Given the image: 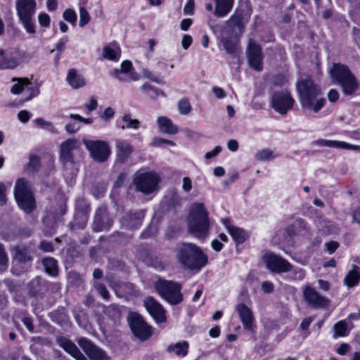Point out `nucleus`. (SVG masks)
I'll return each instance as SVG.
<instances>
[{
  "instance_id": "412c9836",
  "label": "nucleus",
  "mask_w": 360,
  "mask_h": 360,
  "mask_svg": "<svg viewBox=\"0 0 360 360\" xmlns=\"http://www.w3.org/2000/svg\"><path fill=\"white\" fill-rule=\"evenodd\" d=\"M13 82H15L11 89V91L13 94H19L25 89L30 91V95L26 98L25 101L31 99L39 93V89H33L31 82L27 78H13Z\"/></svg>"
},
{
  "instance_id": "37998d69",
  "label": "nucleus",
  "mask_w": 360,
  "mask_h": 360,
  "mask_svg": "<svg viewBox=\"0 0 360 360\" xmlns=\"http://www.w3.org/2000/svg\"><path fill=\"white\" fill-rule=\"evenodd\" d=\"M90 20L91 17L87 10L84 6H81L79 8V25L82 27L85 26L86 24H88Z\"/></svg>"
},
{
  "instance_id": "f8f14e48",
  "label": "nucleus",
  "mask_w": 360,
  "mask_h": 360,
  "mask_svg": "<svg viewBox=\"0 0 360 360\" xmlns=\"http://www.w3.org/2000/svg\"><path fill=\"white\" fill-rule=\"evenodd\" d=\"M263 261L266 267L274 273L288 272L292 269V266L286 259L271 252L266 253L263 256Z\"/></svg>"
},
{
  "instance_id": "393cba45",
  "label": "nucleus",
  "mask_w": 360,
  "mask_h": 360,
  "mask_svg": "<svg viewBox=\"0 0 360 360\" xmlns=\"http://www.w3.org/2000/svg\"><path fill=\"white\" fill-rule=\"evenodd\" d=\"M157 123L159 130L164 134H175L178 132V127L165 116L158 117Z\"/></svg>"
},
{
  "instance_id": "58836bf2",
  "label": "nucleus",
  "mask_w": 360,
  "mask_h": 360,
  "mask_svg": "<svg viewBox=\"0 0 360 360\" xmlns=\"http://www.w3.org/2000/svg\"><path fill=\"white\" fill-rule=\"evenodd\" d=\"M274 158L273 151L267 148L259 150L255 154V158L259 161H269Z\"/></svg>"
},
{
  "instance_id": "09e8293b",
  "label": "nucleus",
  "mask_w": 360,
  "mask_h": 360,
  "mask_svg": "<svg viewBox=\"0 0 360 360\" xmlns=\"http://www.w3.org/2000/svg\"><path fill=\"white\" fill-rule=\"evenodd\" d=\"M193 188L192 180L190 177L185 176L182 179V189L184 192L188 193Z\"/></svg>"
},
{
  "instance_id": "4d7b16f0",
  "label": "nucleus",
  "mask_w": 360,
  "mask_h": 360,
  "mask_svg": "<svg viewBox=\"0 0 360 360\" xmlns=\"http://www.w3.org/2000/svg\"><path fill=\"white\" fill-rule=\"evenodd\" d=\"M102 210H99L96 215V218L94 220V229L96 231H101L104 229V226L101 224V218L99 216L98 212H101Z\"/></svg>"
},
{
  "instance_id": "e433bc0d",
  "label": "nucleus",
  "mask_w": 360,
  "mask_h": 360,
  "mask_svg": "<svg viewBox=\"0 0 360 360\" xmlns=\"http://www.w3.org/2000/svg\"><path fill=\"white\" fill-rule=\"evenodd\" d=\"M122 120L127 124L126 125L121 127L122 129H124L125 128L136 129L140 126V122L136 119H131L130 114L127 113L124 115L122 117Z\"/></svg>"
},
{
  "instance_id": "ea45409f",
  "label": "nucleus",
  "mask_w": 360,
  "mask_h": 360,
  "mask_svg": "<svg viewBox=\"0 0 360 360\" xmlns=\"http://www.w3.org/2000/svg\"><path fill=\"white\" fill-rule=\"evenodd\" d=\"M40 166V160L39 158L37 155H31L30 157V161L26 165L25 169L28 172H34L37 171Z\"/></svg>"
},
{
  "instance_id": "9d476101",
  "label": "nucleus",
  "mask_w": 360,
  "mask_h": 360,
  "mask_svg": "<svg viewBox=\"0 0 360 360\" xmlns=\"http://www.w3.org/2000/svg\"><path fill=\"white\" fill-rule=\"evenodd\" d=\"M159 181V176L155 172H146L137 175L134 183L138 191L149 194L156 189Z\"/></svg>"
},
{
  "instance_id": "a18cd8bd",
  "label": "nucleus",
  "mask_w": 360,
  "mask_h": 360,
  "mask_svg": "<svg viewBox=\"0 0 360 360\" xmlns=\"http://www.w3.org/2000/svg\"><path fill=\"white\" fill-rule=\"evenodd\" d=\"M95 288L104 300H108L109 299L110 293L103 284L97 283L95 285Z\"/></svg>"
},
{
  "instance_id": "c03bdc74",
  "label": "nucleus",
  "mask_w": 360,
  "mask_h": 360,
  "mask_svg": "<svg viewBox=\"0 0 360 360\" xmlns=\"http://www.w3.org/2000/svg\"><path fill=\"white\" fill-rule=\"evenodd\" d=\"M63 18L72 24H75L77 20V15L74 10L71 8L66 9L63 14Z\"/></svg>"
},
{
  "instance_id": "7c9ffc66",
  "label": "nucleus",
  "mask_w": 360,
  "mask_h": 360,
  "mask_svg": "<svg viewBox=\"0 0 360 360\" xmlns=\"http://www.w3.org/2000/svg\"><path fill=\"white\" fill-rule=\"evenodd\" d=\"M42 264L46 272L52 276H56L58 274V268L57 261L52 257H46L42 259Z\"/></svg>"
},
{
  "instance_id": "864d4df0",
  "label": "nucleus",
  "mask_w": 360,
  "mask_h": 360,
  "mask_svg": "<svg viewBox=\"0 0 360 360\" xmlns=\"http://www.w3.org/2000/svg\"><path fill=\"white\" fill-rule=\"evenodd\" d=\"M163 143H167L170 146L175 145V143L173 141L162 138H155L153 141L152 145L154 146H160Z\"/></svg>"
},
{
  "instance_id": "20e7f679",
  "label": "nucleus",
  "mask_w": 360,
  "mask_h": 360,
  "mask_svg": "<svg viewBox=\"0 0 360 360\" xmlns=\"http://www.w3.org/2000/svg\"><path fill=\"white\" fill-rule=\"evenodd\" d=\"M188 226L190 233L195 237L207 236L210 228L209 214L202 202H194L191 206Z\"/></svg>"
},
{
  "instance_id": "338daca9",
  "label": "nucleus",
  "mask_w": 360,
  "mask_h": 360,
  "mask_svg": "<svg viewBox=\"0 0 360 360\" xmlns=\"http://www.w3.org/2000/svg\"><path fill=\"white\" fill-rule=\"evenodd\" d=\"M350 349V345L347 343H343L340 345L337 349V352L340 355H344Z\"/></svg>"
},
{
  "instance_id": "b1692460",
  "label": "nucleus",
  "mask_w": 360,
  "mask_h": 360,
  "mask_svg": "<svg viewBox=\"0 0 360 360\" xmlns=\"http://www.w3.org/2000/svg\"><path fill=\"white\" fill-rule=\"evenodd\" d=\"M115 148L117 160L122 163L124 162L134 151L133 146L123 140H116Z\"/></svg>"
},
{
  "instance_id": "052dcab7",
  "label": "nucleus",
  "mask_w": 360,
  "mask_h": 360,
  "mask_svg": "<svg viewBox=\"0 0 360 360\" xmlns=\"http://www.w3.org/2000/svg\"><path fill=\"white\" fill-rule=\"evenodd\" d=\"M6 191L5 184L0 182V205H4L6 202Z\"/></svg>"
},
{
  "instance_id": "2eb2a0df",
  "label": "nucleus",
  "mask_w": 360,
  "mask_h": 360,
  "mask_svg": "<svg viewBox=\"0 0 360 360\" xmlns=\"http://www.w3.org/2000/svg\"><path fill=\"white\" fill-rule=\"evenodd\" d=\"M78 344L90 360H109V356L101 349L86 338H80Z\"/></svg>"
},
{
  "instance_id": "c9c22d12",
  "label": "nucleus",
  "mask_w": 360,
  "mask_h": 360,
  "mask_svg": "<svg viewBox=\"0 0 360 360\" xmlns=\"http://www.w3.org/2000/svg\"><path fill=\"white\" fill-rule=\"evenodd\" d=\"M335 336L344 337L349 334L347 324L345 321H340L334 325Z\"/></svg>"
},
{
  "instance_id": "f03ea898",
  "label": "nucleus",
  "mask_w": 360,
  "mask_h": 360,
  "mask_svg": "<svg viewBox=\"0 0 360 360\" xmlns=\"http://www.w3.org/2000/svg\"><path fill=\"white\" fill-rule=\"evenodd\" d=\"M297 90L303 109L317 112L324 105L325 99L319 98L321 90L311 79H305L299 81L297 83Z\"/></svg>"
},
{
  "instance_id": "f3484780",
  "label": "nucleus",
  "mask_w": 360,
  "mask_h": 360,
  "mask_svg": "<svg viewBox=\"0 0 360 360\" xmlns=\"http://www.w3.org/2000/svg\"><path fill=\"white\" fill-rule=\"evenodd\" d=\"M112 75L120 81H137L139 79V75L132 70V63L129 60H124L121 64L120 70L115 69L112 71Z\"/></svg>"
},
{
  "instance_id": "3c124183",
  "label": "nucleus",
  "mask_w": 360,
  "mask_h": 360,
  "mask_svg": "<svg viewBox=\"0 0 360 360\" xmlns=\"http://www.w3.org/2000/svg\"><path fill=\"white\" fill-rule=\"evenodd\" d=\"M339 247V243L337 241H330L325 244V250L329 254H333Z\"/></svg>"
},
{
  "instance_id": "dca6fc26",
  "label": "nucleus",
  "mask_w": 360,
  "mask_h": 360,
  "mask_svg": "<svg viewBox=\"0 0 360 360\" xmlns=\"http://www.w3.org/2000/svg\"><path fill=\"white\" fill-rule=\"evenodd\" d=\"M248 58L250 65L257 71L262 69V54L260 46L254 40L249 41Z\"/></svg>"
},
{
  "instance_id": "f257e3e1",
  "label": "nucleus",
  "mask_w": 360,
  "mask_h": 360,
  "mask_svg": "<svg viewBox=\"0 0 360 360\" xmlns=\"http://www.w3.org/2000/svg\"><path fill=\"white\" fill-rule=\"evenodd\" d=\"M176 259L184 268L198 272L208 262L207 256L195 244L184 243L176 249Z\"/></svg>"
},
{
  "instance_id": "ddd939ff",
  "label": "nucleus",
  "mask_w": 360,
  "mask_h": 360,
  "mask_svg": "<svg viewBox=\"0 0 360 360\" xmlns=\"http://www.w3.org/2000/svg\"><path fill=\"white\" fill-rule=\"evenodd\" d=\"M22 53L17 49H12L4 53L0 49V69H13L22 62Z\"/></svg>"
},
{
  "instance_id": "680f3d73",
  "label": "nucleus",
  "mask_w": 360,
  "mask_h": 360,
  "mask_svg": "<svg viewBox=\"0 0 360 360\" xmlns=\"http://www.w3.org/2000/svg\"><path fill=\"white\" fill-rule=\"evenodd\" d=\"M193 39L190 35L185 34L183 37L182 41H181V46L184 49L186 50L188 49V47L192 44Z\"/></svg>"
},
{
  "instance_id": "e2e57ef3",
  "label": "nucleus",
  "mask_w": 360,
  "mask_h": 360,
  "mask_svg": "<svg viewBox=\"0 0 360 360\" xmlns=\"http://www.w3.org/2000/svg\"><path fill=\"white\" fill-rule=\"evenodd\" d=\"M221 151V147L219 146H216L212 151L207 152L205 157L206 159H210L217 156Z\"/></svg>"
},
{
  "instance_id": "6e6d98bb",
  "label": "nucleus",
  "mask_w": 360,
  "mask_h": 360,
  "mask_svg": "<svg viewBox=\"0 0 360 360\" xmlns=\"http://www.w3.org/2000/svg\"><path fill=\"white\" fill-rule=\"evenodd\" d=\"M39 248L44 252H51L53 251V247L51 242L42 241L40 243Z\"/></svg>"
},
{
  "instance_id": "69168bd1",
  "label": "nucleus",
  "mask_w": 360,
  "mask_h": 360,
  "mask_svg": "<svg viewBox=\"0 0 360 360\" xmlns=\"http://www.w3.org/2000/svg\"><path fill=\"white\" fill-rule=\"evenodd\" d=\"M339 94L335 89H331L328 93V99L330 102H335L338 100Z\"/></svg>"
},
{
  "instance_id": "bb28decb",
  "label": "nucleus",
  "mask_w": 360,
  "mask_h": 360,
  "mask_svg": "<svg viewBox=\"0 0 360 360\" xmlns=\"http://www.w3.org/2000/svg\"><path fill=\"white\" fill-rule=\"evenodd\" d=\"M233 0H216L214 15L218 17H223L227 15L232 9Z\"/></svg>"
},
{
  "instance_id": "0e129e2a",
  "label": "nucleus",
  "mask_w": 360,
  "mask_h": 360,
  "mask_svg": "<svg viewBox=\"0 0 360 360\" xmlns=\"http://www.w3.org/2000/svg\"><path fill=\"white\" fill-rule=\"evenodd\" d=\"M115 114V112L112 108H107L105 109L103 113L101 115V118L103 120H108L110 118H111Z\"/></svg>"
},
{
  "instance_id": "473e14b6",
  "label": "nucleus",
  "mask_w": 360,
  "mask_h": 360,
  "mask_svg": "<svg viewBox=\"0 0 360 360\" xmlns=\"http://www.w3.org/2000/svg\"><path fill=\"white\" fill-rule=\"evenodd\" d=\"M229 233L232 236L233 239L238 243H243L248 237V235L245 231L236 226L230 228V231Z\"/></svg>"
},
{
  "instance_id": "13d9d810",
  "label": "nucleus",
  "mask_w": 360,
  "mask_h": 360,
  "mask_svg": "<svg viewBox=\"0 0 360 360\" xmlns=\"http://www.w3.org/2000/svg\"><path fill=\"white\" fill-rule=\"evenodd\" d=\"M30 117V112L27 110H21L18 113V118L23 123H26L29 121Z\"/></svg>"
},
{
  "instance_id": "8fccbe9b",
  "label": "nucleus",
  "mask_w": 360,
  "mask_h": 360,
  "mask_svg": "<svg viewBox=\"0 0 360 360\" xmlns=\"http://www.w3.org/2000/svg\"><path fill=\"white\" fill-rule=\"evenodd\" d=\"M195 1L188 0L184 8V13L186 15H193L194 12Z\"/></svg>"
},
{
  "instance_id": "9b49d317",
  "label": "nucleus",
  "mask_w": 360,
  "mask_h": 360,
  "mask_svg": "<svg viewBox=\"0 0 360 360\" xmlns=\"http://www.w3.org/2000/svg\"><path fill=\"white\" fill-rule=\"evenodd\" d=\"M271 107L281 115H285L294 105V99L287 91H277L271 96Z\"/></svg>"
},
{
  "instance_id": "a878e982",
  "label": "nucleus",
  "mask_w": 360,
  "mask_h": 360,
  "mask_svg": "<svg viewBox=\"0 0 360 360\" xmlns=\"http://www.w3.org/2000/svg\"><path fill=\"white\" fill-rule=\"evenodd\" d=\"M67 82L73 89H79L85 86V80L83 77L78 74L75 69L68 70Z\"/></svg>"
},
{
  "instance_id": "6ab92c4d",
  "label": "nucleus",
  "mask_w": 360,
  "mask_h": 360,
  "mask_svg": "<svg viewBox=\"0 0 360 360\" xmlns=\"http://www.w3.org/2000/svg\"><path fill=\"white\" fill-rule=\"evenodd\" d=\"M144 306L148 312L158 323H162L166 321L165 310L153 297H146L144 300Z\"/></svg>"
},
{
  "instance_id": "5fc2aeb1",
  "label": "nucleus",
  "mask_w": 360,
  "mask_h": 360,
  "mask_svg": "<svg viewBox=\"0 0 360 360\" xmlns=\"http://www.w3.org/2000/svg\"><path fill=\"white\" fill-rule=\"evenodd\" d=\"M212 91L214 93V94L215 95L216 98H219V99L224 98L226 95L224 90L222 88L219 87V86H213L212 88Z\"/></svg>"
},
{
  "instance_id": "c756f323",
  "label": "nucleus",
  "mask_w": 360,
  "mask_h": 360,
  "mask_svg": "<svg viewBox=\"0 0 360 360\" xmlns=\"http://www.w3.org/2000/svg\"><path fill=\"white\" fill-rule=\"evenodd\" d=\"M188 344L186 341L170 345L167 347V352L175 353L179 356H185L188 354Z\"/></svg>"
},
{
  "instance_id": "423d86ee",
  "label": "nucleus",
  "mask_w": 360,
  "mask_h": 360,
  "mask_svg": "<svg viewBox=\"0 0 360 360\" xmlns=\"http://www.w3.org/2000/svg\"><path fill=\"white\" fill-rule=\"evenodd\" d=\"M37 2L35 0H16L15 8L18 16L24 28L29 34L35 33V25L33 16L35 13Z\"/></svg>"
},
{
  "instance_id": "bf43d9fd",
  "label": "nucleus",
  "mask_w": 360,
  "mask_h": 360,
  "mask_svg": "<svg viewBox=\"0 0 360 360\" xmlns=\"http://www.w3.org/2000/svg\"><path fill=\"white\" fill-rule=\"evenodd\" d=\"M262 290L265 293H271L274 290V285L269 281H264L262 283Z\"/></svg>"
},
{
  "instance_id": "79ce46f5",
  "label": "nucleus",
  "mask_w": 360,
  "mask_h": 360,
  "mask_svg": "<svg viewBox=\"0 0 360 360\" xmlns=\"http://www.w3.org/2000/svg\"><path fill=\"white\" fill-rule=\"evenodd\" d=\"M222 43L227 53H233L236 51L238 44L236 41H233V39L229 38H226L223 39Z\"/></svg>"
},
{
  "instance_id": "a211bd4d",
  "label": "nucleus",
  "mask_w": 360,
  "mask_h": 360,
  "mask_svg": "<svg viewBox=\"0 0 360 360\" xmlns=\"http://www.w3.org/2000/svg\"><path fill=\"white\" fill-rule=\"evenodd\" d=\"M236 309L240 317L243 328L246 330L253 331L255 328V323L251 309L243 303H239L236 305Z\"/></svg>"
},
{
  "instance_id": "603ef678",
  "label": "nucleus",
  "mask_w": 360,
  "mask_h": 360,
  "mask_svg": "<svg viewBox=\"0 0 360 360\" xmlns=\"http://www.w3.org/2000/svg\"><path fill=\"white\" fill-rule=\"evenodd\" d=\"M98 103L96 97L91 96L89 103L85 104V108L89 112H91L96 109Z\"/></svg>"
},
{
  "instance_id": "a19ab883",
  "label": "nucleus",
  "mask_w": 360,
  "mask_h": 360,
  "mask_svg": "<svg viewBox=\"0 0 360 360\" xmlns=\"http://www.w3.org/2000/svg\"><path fill=\"white\" fill-rule=\"evenodd\" d=\"M178 110L181 115H188L192 110V106L187 99H181L178 103Z\"/></svg>"
},
{
  "instance_id": "7ed1b4c3",
  "label": "nucleus",
  "mask_w": 360,
  "mask_h": 360,
  "mask_svg": "<svg viewBox=\"0 0 360 360\" xmlns=\"http://www.w3.org/2000/svg\"><path fill=\"white\" fill-rule=\"evenodd\" d=\"M332 80L341 88L344 95L355 96L359 89V82L348 66L335 63L330 70Z\"/></svg>"
},
{
  "instance_id": "2f4dec72",
  "label": "nucleus",
  "mask_w": 360,
  "mask_h": 360,
  "mask_svg": "<svg viewBox=\"0 0 360 360\" xmlns=\"http://www.w3.org/2000/svg\"><path fill=\"white\" fill-rule=\"evenodd\" d=\"M141 89L143 91H144L148 96V97L150 99L155 100L158 98V96H162L163 97H165V94L158 89V88L151 86L150 84L148 83H145L142 86Z\"/></svg>"
},
{
  "instance_id": "c85d7f7f",
  "label": "nucleus",
  "mask_w": 360,
  "mask_h": 360,
  "mask_svg": "<svg viewBox=\"0 0 360 360\" xmlns=\"http://www.w3.org/2000/svg\"><path fill=\"white\" fill-rule=\"evenodd\" d=\"M360 280V274L359 273V267L354 266L352 270L349 271L344 279V283L349 288H352L357 285Z\"/></svg>"
},
{
  "instance_id": "72a5a7b5",
  "label": "nucleus",
  "mask_w": 360,
  "mask_h": 360,
  "mask_svg": "<svg viewBox=\"0 0 360 360\" xmlns=\"http://www.w3.org/2000/svg\"><path fill=\"white\" fill-rule=\"evenodd\" d=\"M14 259L19 262H26L31 259L27 248L16 247L14 248Z\"/></svg>"
},
{
  "instance_id": "cd10ccee",
  "label": "nucleus",
  "mask_w": 360,
  "mask_h": 360,
  "mask_svg": "<svg viewBox=\"0 0 360 360\" xmlns=\"http://www.w3.org/2000/svg\"><path fill=\"white\" fill-rule=\"evenodd\" d=\"M102 56L107 60L117 61L121 56V50L115 44L108 45L103 48Z\"/></svg>"
},
{
  "instance_id": "5701e85b",
  "label": "nucleus",
  "mask_w": 360,
  "mask_h": 360,
  "mask_svg": "<svg viewBox=\"0 0 360 360\" xmlns=\"http://www.w3.org/2000/svg\"><path fill=\"white\" fill-rule=\"evenodd\" d=\"M313 144L320 147H328L335 148H341L346 150H357L360 149V146L351 145L344 141L319 139L313 142Z\"/></svg>"
},
{
  "instance_id": "0eeeda50",
  "label": "nucleus",
  "mask_w": 360,
  "mask_h": 360,
  "mask_svg": "<svg viewBox=\"0 0 360 360\" xmlns=\"http://www.w3.org/2000/svg\"><path fill=\"white\" fill-rule=\"evenodd\" d=\"M155 287L159 295L171 304H178L183 300L181 285L178 283L158 279Z\"/></svg>"
},
{
  "instance_id": "4c0bfd02",
  "label": "nucleus",
  "mask_w": 360,
  "mask_h": 360,
  "mask_svg": "<svg viewBox=\"0 0 360 360\" xmlns=\"http://www.w3.org/2000/svg\"><path fill=\"white\" fill-rule=\"evenodd\" d=\"M34 122L35 124L43 129H47L49 131H50L52 134H57L58 131L54 127L53 124L51 122L46 121L44 120L43 118H37L34 120Z\"/></svg>"
},
{
  "instance_id": "6e6552de",
  "label": "nucleus",
  "mask_w": 360,
  "mask_h": 360,
  "mask_svg": "<svg viewBox=\"0 0 360 360\" xmlns=\"http://www.w3.org/2000/svg\"><path fill=\"white\" fill-rule=\"evenodd\" d=\"M83 143L95 161L103 162L110 155V148L108 143L104 141L83 139Z\"/></svg>"
},
{
  "instance_id": "4468645a",
  "label": "nucleus",
  "mask_w": 360,
  "mask_h": 360,
  "mask_svg": "<svg viewBox=\"0 0 360 360\" xmlns=\"http://www.w3.org/2000/svg\"><path fill=\"white\" fill-rule=\"evenodd\" d=\"M303 297L308 304L314 308H327L330 304V300L327 297L321 296L309 286L304 290Z\"/></svg>"
},
{
  "instance_id": "de8ad7c7",
  "label": "nucleus",
  "mask_w": 360,
  "mask_h": 360,
  "mask_svg": "<svg viewBox=\"0 0 360 360\" xmlns=\"http://www.w3.org/2000/svg\"><path fill=\"white\" fill-rule=\"evenodd\" d=\"M38 21L39 24L41 27H48L50 25L51 20L49 15L47 13H41L38 15Z\"/></svg>"
},
{
  "instance_id": "1a4fd4ad",
  "label": "nucleus",
  "mask_w": 360,
  "mask_h": 360,
  "mask_svg": "<svg viewBox=\"0 0 360 360\" xmlns=\"http://www.w3.org/2000/svg\"><path fill=\"white\" fill-rule=\"evenodd\" d=\"M127 321L132 333L139 339L146 340L151 336V328L139 314L130 312Z\"/></svg>"
},
{
  "instance_id": "49530a36",
  "label": "nucleus",
  "mask_w": 360,
  "mask_h": 360,
  "mask_svg": "<svg viewBox=\"0 0 360 360\" xmlns=\"http://www.w3.org/2000/svg\"><path fill=\"white\" fill-rule=\"evenodd\" d=\"M8 259L2 245H0V271H3L6 269Z\"/></svg>"
},
{
  "instance_id": "4be33fe9",
  "label": "nucleus",
  "mask_w": 360,
  "mask_h": 360,
  "mask_svg": "<svg viewBox=\"0 0 360 360\" xmlns=\"http://www.w3.org/2000/svg\"><path fill=\"white\" fill-rule=\"evenodd\" d=\"M56 342L61 348L75 359L87 360L86 357L80 352L76 345L66 338L60 336L57 338Z\"/></svg>"
},
{
  "instance_id": "774afa93",
  "label": "nucleus",
  "mask_w": 360,
  "mask_h": 360,
  "mask_svg": "<svg viewBox=\"0 0 360 360\" xmlns=\"http://www.w3.org/2000/svg\"><path fill=\"white\" fill-rule=\"evenodd\" d=\"M65 130L69 134H75L79 129V126L76 124H68L65 125Z\"/></svg>"
},
{
  "instance_id": "39448f33",
  "label": "nucleus",
  "mask_w": 360,
  "mask_h": 360,
  "mask_svg": "<svg viewBox=\"0 0 360 360\" xmlns=\"http://www.w3.org/2000/svg\"><path fill=\"white\" fill-rule=\"evenodd\" d=\"M14 195L18 206L25 212L30 213L35 208V200L31 186L25 179H19L15 186Z\"/></svg>"
},
{
  "instance_id": "aec40b11",
  "label": "nucleus",
  "mask_w": 360,
  "mask_h": 360,
  "mask_svg": "<svg viewBox=\"0 0 360 360\" xmlns=\"http://www.w3.org/2000/svg\"><path fill=\"white\" fill-rule=\"evenodd\" d=\"M79 143L75 139H68L60 146V158L63 162H73V151L78 150Z\"/></svg>"
},
{
  "instance_id": "f704fd0d",
  "label": "nucleus",
  "mask_w": 360,
  "mask_h": 360,
  "mask_svg": "<svg viewBox=\"0 0 360 360\" xmlns=\"http://www.w3.org/2000/svg\"><path fill=\"white\" fill-rule=\"evenodd\" d=\"M144 217V212L143 210H141L138 212L129 214L128 215V225L131 228H136L138 227L141 224Z\"/></svg>"
}]
</instances>
